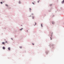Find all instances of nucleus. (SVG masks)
I'll return each mask as SVG.
<instances>
[{
	"mask_svg": "<svg viewBox=\"0 0 64 64\" xmlns=\"http://www.w3.org/2000/svg\"><path fill=\"white\" fill-rule=\"evenodd\" d=\"M8 50H9V51H10V48L9 47V48H8Z\"/></svg>",
	"mask_w": 64,
	"mask_h": 64,
	"instance_id": "1",
	"label": "nucleus"
},
{
	"mask_svg": "<svg viewBox=\"0 0 64 64\" xmlns=\"http://www.w3.org/2000/svg\"><path fill=\"white\" fill-rule=\"evenodd\" d=\"M2 48L3 49H5V48L4 46L2 47Z\"/></svg>",
	"mask_w": 64,
	"mask_h": 64,
	"instance_id": "2",
	"label": "nucleus"
},
{
	"mask_svg": "<svg viewBox=\"0 0 64 64\" xmlns=\"http://www.w3.org/2000/svg\"><path fill=\"white\" fill-rule=\"evenodd\" d=\"M2 44H3L4 45H5V42H2Z\"/></svg>",
	"mask_w": 64,
	"mask_h": 64,
	"instance_id": "3",
	"label": "nucleus"
},
{
	"mask_svg": "<svg viewBox=\"0 0 64 64\" xmlns=\"http://www.w3.org/2000/svg\"><path fill=\"white\" fill-rule=\"evenodd\" d=\"M64 0H63V1H62V3L63 4V3H64Z\"/></svg>",
	"mask_w": 64,
	"mask_h": 64,
	"instance_id": "4",
	"label": "nucleus"
},
{
	"mask_svg": "<svg viewBox=\"0 0 64 64\" xmlns=\"http://www.w3.org/2000/svg\"><path fill=\"white\" fill-rule=\"evenodd\" d=\"M34 16H32V18L33 19H34Z\"/></svg>",
	"mask_w": 64,
	"mask_h": 64,
	"instance_id": "5",
	"label": "nucleus"
},
{
	"mask_svg": "<svg viewBox=\"0 0 64 64\" xmlns=\"http://www.w3.org/2000/svg\"><path fill=\"white\" fill-rule=\"evenodd\" d=\"M52 24H54V22H52Z\"/></svg>",
	"mask_w": 64,
	"mask_h": 64,
	"instance_id": "6",
	"label": "nucleus"
},
{
	"mask_svg": "<svg viewBox=\"0 0 64 64\" xmlns=\"http://www.w3.org/2000/svg\"><path fill=\"white\" fill-rule=\"evenodd\" d=\"M22 29H23V28H22V29H20V30H22Z\"/></svg>",
	"mask_w": 64,
	"mask_h": 64,
	"instance_id": "7",
	"label": "nucleus"
},
{
	"mask_svg": "<svg viewBox=\"0 0 64 64\" xmlns=\"http://www.w3.org/2000/svg\"><path fill=\"white\" fill-rule=\"evenodd\" d=\"M0 3H1L2 4L3 3L2 2H0Z\"/></svg>",
	"mask_w": 64,
	"mask_h": 64,
	"instance_id": "8",
	"label": "nucleus"
},
{
	"mask_svg": "<svg viewBox=\"0 0 64 64\" xmlns=\"http://www.w3.org/2000/svg\"><path fill=\"white\" fill-rule=\"evenodd\" d=\"M41 27H42V24H41Z\"/></svg>",
	"mask_w": 64,
	"mask_h": 64,
	"instance_id": "9",
	"label": "nucleus"
},
{
	"mask_svg": "<svg viewBox=\"0 0 64 64\" xmlns=\"http://www.w3.org/2000/svg\"><path fill=\"white\" fill-rule=\"evenodd\" d=\"M20 48H22V47H21V46H20Z\"/></svg>",
	"mask_w": 64,
	"mask_h": 64,
	"instance_id": "10",
	"label": "nucleus"
},
{
	"mask_svg": "<svg viewBox=\"0 0 64 64\" xmlns=\"http://www.w3.org/2000/svg\"><path fill=\"white\" fill-rule=\"evenodd\" d=\"M6 6H8V5L7 4H6Z\"/></svg>",
	"mask_w": 64,
	"mask_h": 64,
	"instance_id": "11",
	"label": "nucleus"
},
{
	"mask_svg": "<svg viewBox=\"0 0 64 64\" xmlns=\"http://www.w3.org/2000/svg\"><path fill=\"white\" fill-rule=\"evenodd\" d=\"M36 25V23L35 22V25Z\"/></svg>",
	"mask_w": 64,
	"mask_h": 64,
	"instance_id": "12",
	"label": "nucleus"
},
{
	"mask_svg": "<svg viewBox=\"0 0 64 64\" xmlns=\"http://www.w3.org/2000/svg\"><path fill=\"white\" fill-rule=\"evenodd\" d=\"M31 10V9L30 8V10Z\"/></svg>",
	"mask_w": 64,
	"mask_h": 64,
	"instance_id": "13",
	"label": "nucleus"
},
{
	"mask_svg": "<svg viewBox=\"0 0 64 64\" xmlns=\"http://www.w3.org/2000/svg\"><path fill=\"white\" fill-rule=\"evenodd\" d=\"M40 1V0L38 1V3H39V2Z\"/></svg>",
	"mask_w": 64,
	"mask_h": 64,
	"instance_id": "14",
	"label": "nucleus"
},
{
	"mask_svg": "<svg viewBox=\"0 0 64 64\" xmlns=\"http://www.w3.org/2000/svg\"><path fill=\"white\" fill-rule=\"evenodd\" d=\"M32 4H34V2H32Z\"/></svg>",
	"mask_w": 64,
	"mask_h": 64,
	"instance_id": "15",
	"label": "nucleus"
},
{
	"mask_svg": "<svg viewBox=\"0 0 64 64\" xmlns=\"http://www.w3.org/2000/svg\"><path fill=\"white\" fill-rule=\"evenodd\" d=\"M32 44V45H34V44Z\"/></svg>",
	"mask_w": 64,
	"mask_h": 64,
	"instance_id": "16",
	"label": "nucleus"
},
{
	"mask_svg": "<svg viewBox=\"0 0 64 64\" xmlns=\"http://www.w3.org/2000/svg\"><path fill=\"white\" fill-rule=\"evenodd\" d=\"M6 43H7V41H6Z\"/></svg>",
	"mask_w": 64,
	"mask_h": 64,
	"instance_id": "17",
	"label": "nucleus"
},
{
	"mask_svg": "<svg viewBox=\"0 0 64 64\" xmlns=\"http://www.w3.org/2000/svg\"><path fill=\"white\" fill-rule=\"evenodd\" d=\"M50 40H52V38H50Z\"/></svg>",
	"mask_w": 64,
	"mask_h": 64,
	"instance_id": "18",
	"label": "nucleus"
},
{
	"mask_svg": "<svg viewBox=\"0 0 64 64\" xmlns=\"http://www.w3.org/2000/svg\"><path fill=\"white\" fill-rule=\"evenodd\" d=\"M19 3H20V2H19Z\"/></svg>",
	"mask_w": 64,
	"mask_h": 64,
	"instance_id": "19",
	"label": "nucleus"
}]
</instances>
